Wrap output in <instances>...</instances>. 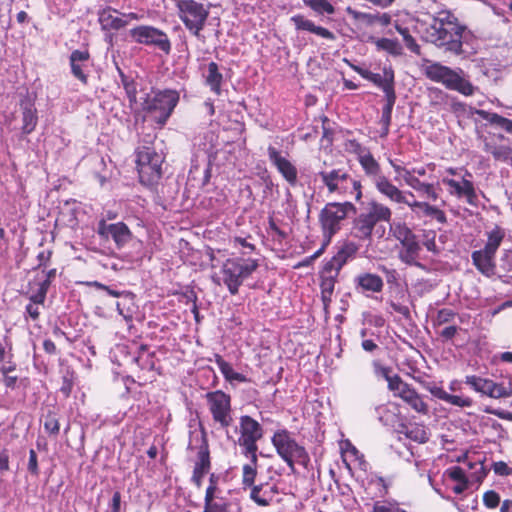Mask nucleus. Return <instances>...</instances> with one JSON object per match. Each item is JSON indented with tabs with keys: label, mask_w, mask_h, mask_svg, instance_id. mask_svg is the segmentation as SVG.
I'll list each match as a JSON object with an SVG mask.
<instances>
[{
	"label": "nucleus",
	"mask_w": 512,
	"mask_h": 512,
	"mask_svg": "<svg viewBox=\"0 0 512 512\" xmlns=\"http://www.w3.org/2000/svg\"><path fill=\"white\" fill-rule=\"evenodd\" d=\"M423 39L449 57L469 60L477 54V38L466 24L449 10L428 15Z\"/></svg>",
	"instance_id": "f257e3e1"
},
{
	"label": "nucleus",
	"mask_w": 512,
	"mask_h": 512,
	"mask_svg": "<svg viewBox=\"0 0 512 512\" xmlns=\"http://www.w3.org/2000/svg\"><path fill=\"white\" fill-rule=\"evenodd\" d=\"M425 75L431 81L443 84L447 89L457 91L464 96H472L477 87L468 79L462 69H452L439 62L431 63L425 67Z\"/></svg>",
	"instance_id": "f03ea898"
},
{
	"label": "nucleus",
	"mask_w": 512,
	"mask_h": 512,
	"mask_svg": "<svg viewBox=\"0 0 512 512\" xmlns=\"http://www.w3.org/2000/svg\"><path fill=\"white\" fill-rule=\"evenodd\" d=\"M179 101V94L175 90H164L147 95L142 102V110L146 117L162 128L170 118Z\"/></svg>",
	"instance_id": "7ed1b4c3"
},
{
	"label": "nucleus",
	"mask_w": 512,
	"mask_h": 512,
	"mask_svg": "<svg viewBox=\"0 0 512 512\" xmlns=\"http://www.w3.org/2000/svg\"><path fill=\"white\" fill-rule=\"evenodd\" d=\"M391 209L383 203L372 200L353 220L352 234L360 240H369L378 222H390Z\"/></svg>",
	"instance_id": "20e7f679"
},
{
	"label": "nucleus",
	"mask_w": 512,
	"mask_h": 512,
	"mask_svg": "<svg viewBox=\"0 0 512 512\" xmlns=\"http://www.w3.org/2000/svg\"><path fill=\"white\" fill-rule=\"evenodd\" d=\"M259 267L257 259L234 257L227 259L220 270V280L232 295L239 292V287L245 279Z\"/></svg>",
	"instance_id": "39448f33"
},
{
	"label": "nucleus",
	"mask_w": 512,
	"mask_h": 512,
	"mask_svg": "<svg viewBox=\"0 0 512 512\" xmlns=\"http://www.w3.org/2000/svg\"><path fill=\"white\" fill-rule=\"evenodd\" d=\"M271 442L277 454L288 465L292 472L295 471L296 463L304 467L308 465L310 458L306 449L295 440L292 433L288 430H277L273 434Z\"/></svg>",
	"instance_id": "423d86ee"
},
{
	"label": "nucleus",
	"mask_w": 512,
	"mask_h": 512,
	"mask_svg": "<svg viewBox=\"0 0 512 512\" xmlns=\"http://www.w3.org/2000/svg\"><path fill=\"white\" fill-rule=\"evenodd\" d=\"M164 157L153 148L143 146L137 151V170L141 184L153 186L162 176V163Z\"/></svg>",
	"instance_id": "0eeeda50"
},
{
	"label": "nucleus",
	"mask_w": 512,
	"mask_h": 512,
	"mask_svg": "<svg viewBox=\"0 0 512 512\" xmlns=\"http://www.w3.org/2000/svg\"><path fill=\"white\" fill-rule=\"evenodd\" d=\"M319 176L329 193L337 195L355 194V200H361L362 186L360 181L352 178L344 169L320 171Z\"/></svg>",
	"instance_id": "6e6552de"
},
{
	"label": "nucleus",
	"mask_w": 512,
	"mask_h": 512,
	"mask_svg": "<svg viewBox=\"0 0 512 512\" xmlns=\"http://www.w3.org/2000/svg\"><path fill=\"white\" fill-rule=\"evenodd\" d=\"M178 16L186 29L197 38L205 27L209 17V6L195 0H179L177 2Z\"/></svg>",
	"instance_id": "1a4fd4ad"
},
{
	"label": "nucleus",
	"mask_w": 512,
	"mask_h": 512,
	"mask_svg": "<svg viewBox=\"0 0 512 512\" xmlns=\"http://www.w3.org/2000/svg\"><path fill=\"white\" fill-rule=\"evenodd\" d=\"M350 212L356 213V207L353 203L347 201L344 203H327L321 210L319 222L323 235L328 241L340 230L341 222Z\"/></svg>",
	"instance_id": "9d476101"
},
{
	"label": "nucleus",
	"mask_w": 512,
	"mask_h": 512,
	"mask_svg": "<svg viewBox=\"0 0 512 512\" xmlns=\"http://www.w3.org/2000/svg\"><path fill=\"white\" fill-rule=\"evenodd\" d=\"M359 163L381 195L387 199L396 195L400 196V189L382 174L379 163L371 153L361 155Z\"/></svg>",
	"instance_id": "9b49d317"
},
{
	"label": "nucleus",
	"mask_w": 512,
	"mask_h": 512,
	"mask_svg": "<svg viewBox=\"0 0 512 512\" xmlns=\"http://www.w3.org/2000/svg\"><path fill=\"white\" fill-rule=\"evenodd\" d=\"M240 433L238 444L244 449V455L251 458L252 462L257 461V441L263 436L261 425L248 415L241 416Z\"/></svg>",
	"instance_id": "f8f14e48"
},
{
	"label": "nucleus",
	"mask_w": 512,
	"mask_h": 512,
	"mask_svg": "<svg viewBox=\"0 0 512 512\" xmlns=\"http://www.w3.org/2000/svg\"><path fill=\"white\" fill-rule=\"evenodd\" d=\"M129 34L138 44L157 47L166 54L171 51V42L167 34L154 26L140 25L132 28Z\"/></svg>",
	"instance_id": "ddd939ff"
},
{
	"label": "nucleus",
	"mask_w": 512,
	"mask_h": 512,
	"mask_svg": "<svg viewBox=\"0 0 512 512\" xmlns=\"http://www.w3.org/2000/svg\"><path fill=\"white\" fill-rule=\"evenodd\" d=\"M206 400L213 420L221 428H228L233 421L231 415V397L221 390L208 392Z\"/></svg>",
	"instance_id": "4468645a"
},
{
	"label": "nucleus",
	"mask_w": 512,
	"mask_h": 512,
	"mask_svg": "<svg viewBox=\"0 0 512 512\" xmlns=\"http://www.w3.org/2000/svg\"><path fill=\"white\" fill-rule=\"evenodd\" d=\"M97 233L103 239L108 240L111 238L118 248L125 246L132 238V233L125 223L108 224L103 219L98 223Z\"/></svg>",
	"instance_id": "2eb2a0df"
},
{
	"label": "nucleus",
	"mask_w": 512,
	"mask_h": 512,
	"mask_svg": "<svg viewBox=\"0 0 512 512\" xmlns=\"http://www.w3.org/2000/svg\"><path fill=\"white\" fill-rule=\"evenodd\" d=\"M442 183L447 187L448 193L457 198H465L471 206H477L478 196L472 181L462 177L461 180L444 177Z\"/></svg>",
	"instance_id": "dca6fc26"
},
{
	"label": "nucleus",
	"mask_w": 512,
	"mask_h": 512,
	"mask_svg": "<svg viewBox=\"0 0 512 512\" xmlns=\"http://www.w3.org/2000/svg\"><path fill=\"white\" fill-rule=\"evenodd\" d=\"M189 450H196L197 458L194 467L211 469L209 444L204 429L199 432H190Z\"/></svg>",
	"instance_id": "f3484780"
},
{
	"label": "nucleus",
	"mask_w": 512,
	"mask_h": 512,
	"mask_svg": "<svg viewBox=\"0 0 512 512\" xmlns=\"http://www.w3.org/2000/svg\"><path fill=\"white\" fill-rule=\"evenodd\" d=\"M465 383L476 392L482 393L491 398H505L511 395V393L502 384L495 383L490 379H484L476 375L466 376Z\"/></svg>",
	"instance_id": "a211bd4d"
},
{
	"label": "nucleus",
	"mask_w": 512,
	"mask_h": 512,
	"mask_svg": "<svg viewBox=\"0 0 512 512\" xmlns=\"http://www.w3.org/2000/svg\"><path fill=\"white\" fill-rule=\"evenodd\" d=\"M268 157L271 163L277 168L283 178L292 186L297 183V168L285 157H283L274 146L267 149Z\"/></svg>",
	"instance_id": "6ab92c4d"
},
{
	"label": "nucleus",
	"mask_w": 512,
	"mask_h": 512,
	"mask_svg": "<svg viewBox=\"0 0 512 512\" xmlns=\"http://www.w3.org/2000/svg\"><path fill=\"white\" fill-rule=\"evenodd\" d=\"M69 64L72 75L82 84L88 83V72L90 68V53L88 50H74L69 56Z\"/></svg>",
	"instance_id": "aec40b11"
},
{
	"label": "nucleus",
	"mask_w": 512,
	"mask_h": 512,
	"mask_svg": "<svg viewBox=\"0 0 512 512\" xmlns=\"http://www.w3.org/2000/svg\"><path fill=\"white\" fill-rule=\"evenodd\" d=\"M358 251L356 244L350 242L345 243L338 252L325 264V272H336L339 274L341 268L347 263V261L353 258Z\"/></svg>",
	"instance_id": "412c9836"
},
{
	"label": "nucleus",
	"mask_w": 512,
	"mask_h": 512,
	"mask_svg": "<svg viewBox=\"0 0 512 512\" xmlns=\"http://www.w3.org/2000/svg\"><path fill=\"white\" fill-rule=\"evenodd\" d=\"M471 258L474 266L482 275L490 278L496 274L495 254L480 249L473 251Z\"/></svg>",
	"instance_id": "4be33fe9"
},
{
	"label": "nucleus",
	"mask_w": 512,
	"mask_h": 512,
	"mask_svg": "<svg viewBox=\"0 0 512 512\" xmlns=\"http://www.w3.org/2000/svg\"><path fill=\"white\" fill-rule=\"evenodd\" d=\"M276 494H278V487L269 483H260L250 490L251 500L262 507L269 506Z\"/></svg>",
	"instance_id": "5701e85b"
},
{
	"label": "nucleus",
	"mask_w": 512,
	"mask_h": 512,
	"mask_svg": "<svg viewBox=\"0 0 512 512\" xmlns=\"http://www.w3.org/2000/svg\"><path fill=\"white\" fill-rule=\"evenodd\" d=\"M483 150L492 155L497 162L512 164V148L509 145L495 143L494 139H482Z\"/></svg>",
	"instance_id": "b1692460"
},
{
	"label": "nucleus",
	"mask_w": 512,
	"mask_h": 512,
	"mask_svg": "<svg viewBox=\"0 0 512 512\" xmlns=\"http://www.w3.org/2000/svg\"><path fill=\"white\" fill-rule=\"evenodd\" d=\"M355 287L361 292L380 293L383 290L382 278L373 273H361L354 279Z\"/></svg>",
	"instance_id": "393cba45"
},
{
	"label": "nucleus",
	"mask_w": 512,
	"mask_h": 512,
	"mask_svg": "<svg viewBox=\"0 0 512 512\" xmlns=\"http://www.w3.org/2000/svg\"><path fill=\"white\" fill-rule=\"evenodd\" d=\"M120 12L110 6L98 12V20L102 30H120L126 26V21L122 16H116Z\"/></svg>",
	"instance_id": "a878e982"
},
{
	"label": "nucleus",
	"mask_w": 512,
	"mask_h": 512,
	"mask_svg": "<svg viewBox=\"0 0 512 512\" xmlns=\"http://www.w3.org/2000/svg\"><path fill=\"white\" fill-rule=\"evenodd\" d=\"M20 107L22 109V131L24 134H30L35 130L38 123L37 110L28 97L21 100Z\"/></svg>",
	"instance_id": "bb28decb"
},
{
	"label": "nucleus",
	"mask_w": 512,
	"mask_h": 512,
	"mask_svg": "<svg viewBox=\"0 0 512 512\" xmlns=\"http://www.w3.org/2000/svg\"><path fill=\"white\" fill-rule=\"evenodd\" d=\"M405 183L421 197L432 201H436L439 198L434 184L423 182L417 176H412L409 172L405 173Z\"/></svg>",
	"instance_id": "cd10ccee"
},
{
	"label": "nucleus",
	"mask_w": 512,
	"mask_h": 512,
	"mask_svg": "<svg viewBox=\"0 0 512 512\" xmlns=\"http://www.w3.org/2000/svg\"><path fill=\"white\" fill-rule=\"evenodd\" d=\"M401 244L404 248L399 254L401 261L407 265L421 266L417 261L421 247L415 234L413 233L407 240L401 242Z\"/></svg>",
	"instance_id": "c85d7f7f"
},
{
	"label": "nucleus",
	"mask_w": 512,
	"mask_h": 512,
	"mask_svg": "<svg viewBox=\"0 0 512 512\" xmlns=\"http://www.w3.org/2000/svg\"><path fill=\"white\" fill-rule=\"evenodd\" d=\"M291 21L294 23L297 30L309 31L328 40L335 39V35L331 31L324 27L315 25L314 22L306 19L303 15H294L291 17Z\"/></svg>",
	"instance_id": "c756f323"
},
{
	"label": "nucleus",
	"mask_w": 512,
	"mask_h": 512,
	"mask_svg": "<svg viewBox=\"0 0 512 512\" xmlns=\"http://www.w3.org/2000/svg\"><path fill=\"white\" fill-rule=\"evenodd\" d=\"M408 197L413 198L414 194L411 191L400 190V196L389 197L388 200L396 204L407 205L413 213L419 216H425L427 213L426 207H429L430 204L425 201L409 200Z\"/></svg>",
	"instance_id": "7c9ffc66"
},
{
	"label": "nucleus",
	"mask_w": 512,
	"mask_h": 512,
	"mask_svg": "<svg viewBox=\"0 0 512 512\" xmlns=\"http://www.w3.org/2000/svg\"><path fill=\"white\" fill-rule=\"evenodd\" d=\"M337 276L336 272H325V268L323 269L320 288L321 299L325 307H327L331 302Z\"/></svg>",
	"instance_id": "2f4dec72"
},
{
	"label": "nucleus",
	"mask_w": 512,
	"mask_h": 512,
	"mask_svg": "<svg viewBox=\"0 0 512 512\" xmlns=\"http://www.w3.org/2000/svg\"><path fill=\"white\" fill-rule=\"evenodd\" d=\"M475 113L496 128H500L505 132L512 134V120L505 118L497 113L482 109L476 110Z\"/></svg>",
	"instance_id": "473e14b6"
},
{
	"label": "nucleus",
	"mask_w": 512,
	"mask_h": 512,
	"mask_svg": "<svg viewBox=\"0 0 512 512\" xmlns=\"http://www.w3.org/2000/svg\"><path fill=\"white\" fill-rule=\"evenodd\" d=\"M399 398H401L416 412L421 414L428 413V405L411 385L402 392V395Z\"/></svg>",
	"instance_id": "72a5a7b5"
},
{
	"label": "nucleus",
	"mask_w": 512,
	"mask_h": 512,
	"mask_svg": "<svg viewBox=\"0 0 512 512\" xmlns=\"http://www.w3.org/2000/svg\"><path fill=\"white\" fill-rule=\"evenodd\" d=\"M222 82L223 76L219 72L218 64L215 62H210L207 65V73L205 74L206 85H208L211 91L216 95H220Z\"/></svg>",
	"instance_id": "f704fd0d"
},
{
	"label": "nucleus",
	"mask_w": 512,
	"mask_h": 512,
	"mask_svg": "<svg viewBox=\"0 0 512 512\" xmlns=\"http://www.w3.org/2000/svg\"><path fill=\"white\" fill-rule=\"evenodd\" d=\"M215 363L217 364L219 370L223 374L224 378L229 382H239L245 383L248 381L247 377L244 374L238 373L233 370L232 366L226 362L222 356L219 354H215Z\"/></svg>",
	"instance_id": "c9c22d12"
},
{
	"label": "nucleus",
	"mask_w": 512,
	"mask_h": 512,
	"mask_svg": "<svg viewBox=\"0 0 512 512\" xmlns=\"http://www.w3.org/2000/svg\"><path fill=\"white\" fill-rule=\"evenodd\" d=\"M134 294L126 291L116 303L118 313L126 320L131 321L135 312Z\"/></svg>",
	"instance_id": "e433bc0d"
},
{
	"label": "nucleus",
	"mask_w": 512,
	"mask_h": 512,
	"mask_svg": "<svg viewBox=\"0 0 512 512\" xmlns=\"http://www.w3.org/2000/svg\"><path fill=\"white\" fill-rule=\"evenodd\" d=\"M371 82L381 88L385 94L390 91H395L394 71L391 67H384L382 74L375 73Z\"/></svg>",
	"instance_id": "4c0bfd02"
},
{
	"label": "nucleus",
	"mask_w": 512,
	"mask_h": 512,
	"mask_svg": "<svg viewBox=\"0 0 512 512\" xmlns=\"http://www.w3.org/2000/svg\"><path fill=\"white\" fill-rule=\"evenodd\" d=\"M399 432L403 433L406 438L420 444L426 443L429 439L425 426L420 424L402 425Z\"/></svg>",
	"instance_id": "58836bf2"
},
{
	"label": "nucleus",
	"mask_w": 512,
	"mask_h": 512,
	"mask_svg": "<svg viewBox=\"0 0 512 512\" xmlns=\"http://www.w3.org/2000/svg\"><path fill=\"white\" fill-rule=\"evenodd\" d=\"M503 238V230L496 226L492 231L488 233V239L483 249L490 253L496 254Z\"/></svg>",
	"instance_id": "ea45409f"
},
{
	"label": "nucleus",
	"mask_w": 512,
	"mask_h": 512,
	"mask_svg": "<svg viewBox=\"0 0 512 512\" xmlns=\"http://www.w3.org/2000/svg\"><path fill=\"white\" fill-rule=\"evenodd\" d=\"M243 475H242V485L243 489L250 488L252 489L253 486H256L254 484L255 478L257 475V461L252 462L250 460L249 464H245L243 466Z\"/></svg>",
	"instance_id": "a19ab883"
},
{
	"label": "nucleus",
	"mask_w": 512,
	"mask_h": 512,
	"mask_svg": "<svg viewBox=\"0 0 512 512\" xmlns=\"http://www.w3.org/2000/svg\"><path fill=\"white\" fill-rule=\"evenodd\" d=\"M378 50L387 51L391 55H400L402 53V46L397 40L389 38H380L375 41Z\"/></svg>",
	"instance_id": "79ce46f5"
},
{
	"label": "nucleus",
	"mask_w": 512,
	"mask_h": 512,
	"mask_svg": "<svg viewBox=\"0 0 512 512\" xmlns=\"http://www.w3.org/2000/svg\"><path fill=\"white\" fill-rule=\"evenodd\" d=\"M390 232L400 243L413 234L412 230L404 223L391 224Z\"/></svg>",
	"instance_id": "37998d69"
},
{
	"label": "nucleus",
	"mask_w": 512,
	"mask_h": 512,
	"mask_svg": "<svg viewBox=\"0 0 512 512\" xmlns=\"http://www.w3.org/2000/svg\"><path fill=\"white\" fill-rule=\"evenodd\" d=\"M388 389L394 393V396L400 397L402 392L410 385L402 380V378L395 374L391 376L388 381Z\"/></svg>",
	"instance_id": "c03bdc74"
},
{
	"label": "nucleus",
	"mask_w": 512,
	"mask_h": 512,
	"mask_svg": "<svg viewBox=\"0 0 512 512\" xmlns=\"http://www.w3.org/2000/svg\"><path fill=\"white\" fill-rule=\"evenodd\" d=\"M303 2L318 13H334V7L327 0H303Z\"/></svg>",
	"instance_id": "a18cd8bd"
},
{
	"label": "nucleus",
	"mask_w": 512,
	"mask_h": 512,
	"mask_svg": "<svg viewBox=\"0 0 512 512\" xmlns=\"http://www.w3.org/2000/svg\"><path fill=\"white\" fill-rule=\"evenodd\" d=\"M346 12L349 16H351L354 20L366 23L367 25L376 24V13H364L357 11L351 7L346 8Z\"/></svg>",
	"instance_id": "49530a36"
},
{
	"label": "nucleus",
	"mask_w": 512,
	"mask_h": 512,
	"mask_svg": "<svg viewBox=\"0 0 512 512\" xmlns=\"http://www.w3.org/2000/svg\"><path fill=\"white\" fill-rule=\"evenodd\" d=\"M44 429L50 435L57 436L59 434L60 424L54 412L49 411L45 416Z\"/></svg>",
	"instance_id": "de8ad7c7"
},
{
	"label": "nucleus",
	"mask_w": 512,
	"mask_h": 512,
	"mask_svg": "<svg viewBox=\"0 0 512 512\" xmlns=\"http://www.w3.org/2000/svg\"><path fill=\"white\" fill-rule=\"evenodd\" d=\"M377 413L378 420L384 425V426H391L393 425L396 415L391 412L386 406L381 405L376 407L375 409Z\"/></svg>",
	"instance_id": "09e8293b"
},
{
	"label": "nucleus",
	"mask_w": 512,
	"mask_h": 512,
	"mask_svg": "<svg viewBox=\"0 0 512 512\" xmlns=\"http://www.w3.org/2000/svg\"><path fill=\"white\" fill-rule=\"evenodd\" d=\"M372 512H406L397 503L389 501H377L373 505Z\"/></svg>",
	"instance_id": "8fccbe9b"
},
{
	"label": "nucleus",
	"mask_w": 512,
	"mask_h": 512,
	"mask_svg": "<svg viewBox=\"0 0 512 512\" xmlns=\"http://www.w3.org/2000/svg\"><path fill=\"white\" fill-rule=\"evenodd\" d=\"M397 30L402 35L406 47L410 51L419 54L420 46L416 43V40L414 39V37L409 33V30L407 28H401V27H397Z\"/></svg>",
	"instance_id": "3c124183"
},
{
	"label": "nucleus",
	"mask_w": 512,
	"mask_h": 512,
	"mask_svg": "<svg viewBox=\"0 0 512 512\" xmlns=\"http://www.w3.org/2000/svg\"><path fill=\"white\" fill-rule=\"evenodd\" d=\"M483 503L488 509H494L500 504V495L494 491H486L483 495Z\"/></svg>",
	"instance_id": "603ef678"
},
{
	"label": "nucleus",
	"mask_w": 512,
	"mask_h": 512,
	"mask_svg": "<svg viewBox=\"0 0 512 512\" xmlns=\"http://www.w3.org/2000/svg\"><path fill=\"white\" fill-rule=\"evenodd\" d=\"M426 209H427V213L425 215L426 217H431V218L435 219L440 224H445L447 222L446 215H445L444 211H442L441 209H439L433 205H429V207H426Z\"/></svg>",
	"instance_id": "864d4df0"
},
{
	"label": "nucleus",
	"mask_w": 512,
	"mask_h": 512,
	"mask_svg": "<svg viewBox=\"0 0 512 512\" xmlns=\"http://www.w3.org/2000/svg\"><path fill=\"white\" fill-rule=\"evenodd\" d=\"M445 402L458 407H470L472 405V400L470 398L451 395L449 393L446 397Z\"/></svg>",
	"instance_id": "5fc2aeb1"
},
{
	"label": "nucleus",
	"mask_w": 512,
	"mask_h": 512,
	"mask_svg": "<svg viewBox=\"0 0 512 512\" xmlns=\"http://www.w3.org/2000/svg\"><path fill=\"white\" fill-rule=\"evenodd\" d=\"M228 505L224 501H209L204 502L203 512H228Z\"/></svg>",
	"instance_id": "6e6d98bb"
},
{
	"label": "nucleus",
	"mask_w": 512,
	"mask_h": 512,
	"mask_svg": "<svg viewBox=\"0 0 512 512\" xmlns=\"http://www.w3.org/2000/svg\"><path fill=\"white\" fill-rule=\"evenodd\" d=\"M446 474L449 478L457 482H465L468 481V478L465 475V471L459 466H453L446 470Z\"/></svg>",
	"instance_id": "4d7b16f0"
},
{
	"label": "nucleus",
	"mask_w": 512,
	"mask_h": 512,
	"mask_svg": "<svg viewBox=\"0 0 512 512\" xmlns=\"http://www.w3.org/2000/svg\"><path fill=\"white\" fill-rule=\"evenodd\" d=\"M378 270L381 271L386 278V281L388 284H397L399 274L398 272L393 268H388L385 265H379Z\"/></svg>",
	"instance_id": "13d9d810"
},
{
	"label": "nucleus",
	"mask_w": 512,
	"mask_h": 512,
	"mask_svg": "<svg viewBox=\"0 0 512 512\" xmlns=\"http://www.w3.org/2000/svg\"><path fill=\"white\" fill-rule=\"evenodd\" d=\"M455 315L456 313L453 310L443 308L438 311L436 321L438 325H442L450 322L455 317Z\"/></svg>",
	"instance_id": "bf43d9fd"
},
{
	"label": "nucleus",
	"mask_w": 512,
	"mask_h": 512,
	"mask_svg": "<svg viewBox=\"0 0 512 512\" xmlns=\"http://www.w3.org/2000/svg\"><path fill=\"white\" fill-rule=\"evenodd\" d=\"M347 149L358 156V160L360 159L361 155H366V153H370V151L362 146L358 141L356 140H349L347 144Z\"/></svg>",
	"instance_id": "052dcab7"
},
{
	"label": "nucleus",
	"mask_w": 512,
	"mask_h": 512,
	"mask_svg": "<svg viewBox=\"0 0 512 512\" xmlns=\"http://www.w3.org/2000/svg\"><path fill=\"white\" fill-rule=\"evenodd\" d=\"M27 469L32 475H34V476L39 475L37 454H36L35 450H33V449H31L29 451V460H28Z\"/></svg>",
	"instance_id": "680f3d73"
},
{
	"label": "nucleus",
	"mask_w": 512,
	"mask_h": 512,
	"mask_svg": "<svg viewBox=\"0 0 512 512\" xmlns=\"http://www.w3.org/2000/svg\"><path fill=\"white\" fill-rule=\"evenodd\" d=\"M493 471L499 476L512 475V468L507 465L504 461H498L493 463Z\"/></svg>",
	"instance_id": "e2e57ef3"
},
{
	"label": "nucleus",
	"mask_w": 512,
	"mask_h": 512,
	"mask_svg": "<svg viewBox=\"0 0 512 512\" xmlns=\"http://www.w3.org/2000/svg\"><path fill=\"white\" fill-rule=\"evenodd\" d=\"M125 93L128 97L130 106H133L137 102V84L135 81L131 82L130 84L126 85L124 88Z\"/></svg>",
	"instance_id": "0e129e2a"
},
{
	"label": "nucleus",
	"mask_w": 512,
	"mask_h": 512,
	"mask_svg": "<svg viewBox=\"0 0 512 512\" xmlns=\"http://www.w3.org/2000/svg\"><path fill=\"white\" fill-rule=\"evenodd\" d=\"M373 367L377 376H382L386 381L391 377V368L382 366L378 361L373 362Z\"/></svg>",
	"instance_id": "69168bd1"
},
{
	"label": "nucleus",
	"mask_w": 512,
	"mask_h": 512,
	"mask_svg": "<svg viewBox=\"0 0 512 512\" xmlns=\"http://www.w3.org/2000/svg\"><path fill=\"white\" fill-rule=\"evenodd\" d=\"M109 512H121V493L115 491L109 504Z\"/></svg>",
	"instance_id": "338daca9"
},
{
	"label": "nucleus",
	"mask_w": 512,
	"mask_h": 512,
	"mask_svg": "<svg viewBox=\"0 0 512 512\" xmlns=\"http://www.w3.org/2000/svg\"><path fill=\"white\" fill-rule=\"evenodd\" d=\"M477 465V468H475V471L471 474V478L480 483L486 477L487 470L481 461H478Z\"/></svg>",
	"instance_id": "774afa93"
}]
</instances>
